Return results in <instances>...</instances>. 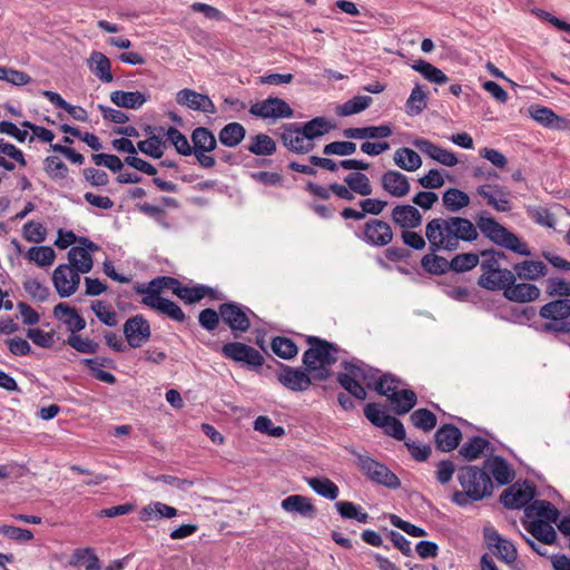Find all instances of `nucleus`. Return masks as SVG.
<instances>
[{
	"instance_id": "nucleus-23",
	"label": "nucleus",
	"mask_w": 570,
	"mask_h": 570,
	"mask_svg": "<svg viewBox=\"0 0 570 570\" xmlns=\"http://www.w3.org/2000/svg\"><path fill=\"white\" fill-rule=\"evenodd\" d=\"M358 206L361 210L354 209L352 207H345L341 212V216L344 219H354V220H363L366 214L377 216L387 206L386 200L377 199V198H364L358 202Z\"/></svg>"
},
{
	"instance_id": "nucleus-20",
	"label": "nucleus",
	"mask_w": 570,
	"mask_h": 570,
	"mask_svg": "<svg viewBox=\"0 0 570 570\" xmlns=\"http://www.w3.org/2000/svg\"><path fill=\"white\" fill-rule=\"evenodd\" d=\"M382 189L395 198L405 197L411 190L409 177L395 169L384 171L380 179Z\"/></svg>"
},
{
	"instance_id": "nucleus-62",
	"label": "nucleus",
	"mask_w": 570,
	"mask_h": 570,
	"mask_svg": "<svg viewBox=\"0 0 570 570\" xmlns=\"http://www.w3.org/2000/svg\"><path fill=\"white\" fill-rule=\"evenodd\" d=\"M546 284V293L549 297L570 298V282L560 277H550Z\"/></svg>"
},
{
	"instance_id": "nucleus-8",
	"label": "nucleus",
	"mask_w": 570,
	"mask_h": 570,
	"mask_svg": "<svg viewBox=\"0 0 570 570\" xmlns=\"http://www.w3.org/2000/svg\"><path fill=\"white\" fill-rule=\"evenodd\" d=\"M357 465L362 473L372 482L389 489H397L401 481L385 464L380 463L368 455H357Z\"/></svg>"
},
{
	"instance_id": "nucleus-16",
	"label": "nucleus",
	"mask_w": 570,
	"mask_h": 570,
	"mask_svg": "<svg viewBox=\"0 0 570 570\" xmlns=\"http://www.w3.org/2000/svg\"><path fill=\"white\" fill-rule=\"evenodd\" d=\"M124 334L128 345L137 348L150 338V325L142 315H136L125 322Z\"/></svg>"
},
{
	"instance_id": "nucleus-60",
	"label": "nucleus",
	"mask_w": 570,
	"mask_h": 570,
	"mask_svg": "<svg viewBox=\"0 0 570 570\" xmlns=\"http://www.w3.org/2000/svg\"><path fill=\"white\" fill-rule=\"evenodd\" d=\"M165 142L159 136H150L146 140H141L137 144V149L140 150L142 154L159 159L164 155V147Z\"/></svg>"
},
{
	"instance_id": "nucleus-1",
	"label": "nucleus",
	"mask_w": 570,
	"mask_h": 570,
	"mask_svg": "<svg viewBox=\"0 0 570 570\" xmlns=\"http://www.w3.org/2000/svg\"><path fill=\"white\" fill-rule=\"evenodd\" d=\"M425 237L431 252H453L460 242L476 240L479 233L470 219L449 216L431 219L425 226Z\"/></svg>"
},
{
	"instance_id": "nucleus-51",
	"label": "nucleus",
	"mask_w": 570,
	"mask_h": 570,
	"mask_svg": "<svg viewBox=\"0 0 570 570\" xmlns=\"http://www.w3.org/2000/svg\"><path fill=\"white\" fill-rule=\"evenodd\" d=\"M372 104V97L370 96H355L352 99L345 101L343 105L338 106L336 109V114L342 117L352 116L358 114Z\"/></svg>"
},
{
	"instance_id": "nucleus-46",
	"label": "nucleus",
	"mask_w": 570,
	"mask_h": 570,
	"mask_svg": "<svg viewBox=\"0 0 570 570\" xmlns=\"http://www.w3.org/2000/svg\"><path fill=\"white\" fill-rule=\"evenodd\" d=\"M70 566L79 567L86 566V570H100V560L91 548L76 549L69 561Z\"/></svg>"
},
{
	"instance_id": "nucleus-9",
	"label": "nucleus",
	"mask_w": 570,
	"mask_h": 570,
	"mask_svg": "<svg viewBox=\"0 0 570 570\" xmlns=\"http://www.w3.org/2000/svg\"><path fill=\"white\" fill-rule=\"evenodd\" d=\"M355 236L372 247H384L393 240V230L391 225L379 218H370L362 228L355 233Z\"/></svg>"
},
{
	"instance_id": "nucleus-17",
	"label": "nucleus",
	"mask_w": 570,
	"mask_h": 570,
	"mask_svg": "<svg viewBox=\"0 0 570 570\" xmlns=\"http://www.w3.org/2000/svg\"><path fill=\"white\" fill-rule=\"evenodd\" d=\"M534 493L535 490L533 485L529 483H514L502 492L500 501L505 508L521 509L529 505Z\"/></svg>"
},
{
	"instance_id": "nucleus-55",
	"label": "nucleus",
	"mask_w": 570,
	"mask_h": 570,
	"mask_svg": "<svg viewBox=\"0 0 570 570\" xmlns=\"http://www.w3.org/2000/svg\"><path fill=\"white\" fill-rule=\"evenodd\" d=\"M435 253L436 252H431L424 255L421 259V265L428 273L441 275L451 269V266L448 259L438 256Z\"/></svg>"
},
{
	"instance_id": "nucleus-25",
	"label": "nucleus",
	"mask_w": 570,
	"mask_h": 570,
	"mask_svg": "<svg viewBox=\"0 0 570 570\" xmlns=\"http://www.w3.org/2000/svg\"><path fill=\"white\" fill-rule=\"evenodd\" d=\"M503 295L511 302L528 303L535 301L540 296V289L534 284L515 283L514 281L504 287Z\"/></svg>"
},
{
	"instance_id": "nucleus-49",
	"label": "nucleus",
	"mask_w": 570,
	"mask_h": 570,
	"mask_svg": "<svg viewBox=\"0 0 570 570\" xmlns=\"http://www.w3.org/2000/svg\"><path fill=\"white\" fill-rule=\"evenodd\" d=\"M344 183L361 196H370L373 191L370 178L360 171L351 173L344 177Z\"/></svg>"
},
{
	"instance_id": "nucleus-54",
	"label": "nucleus",
	"mask_w": 570,
	"mask_h": 570,
	"mask_svg": "<svg viewBox=\"0 0 570 570\" xmlns=\"http://www.w3.org/2000/svg\"><path fill=\"white\" fill-rule=\"evenodd\" d=\"M272 351L283 360H291L298 353L297 345L293 340L283 336H276L271 343Z\"/></svg>"
},
{
	"instance_id": "nucleus-35",
	"label": "nucleus",
	"mask_w": 570,
	"mask_h": 570,
	"mask_svg": "<svg viewBox=\"0 0 570 570\" xmlns=\"http://www.w3.org/2000/svg\"><path fill=\"white\" fill-rule=\"evenodd\" d=\"M514 275L520 279L535 281L548 274V267L540 261H523L513 266Z\"/></svg>"
},
{
	"instance_id": "nucleus-31",
	"label": "nucleus",
	"mask_w": 570,
	"mask_h": 570,
	"mask_svg": "<svg viewBox=\"0 0 570 570\" xmlns=\"http://www.w3.org/2000/svg\"><path fill=\"white\" fill-rule=\"evenodd\" d=\"M462 438L461 431L453 424H445L441 426L434 435L436 448L443 452L454 450Z\"/></svg>"
},
{
	"instance_id": "nucleus-36",
	"label": "nucleus",
	"mask_w": 570,
	"mask_h": 570,
	"mask_svg": "<svg viewBox=\"0 0 570 570\" xmlns=\"http://www.w3.org/2000/svg\"><path fill=\"white\" fill-rule=\"evenodd\" d=\"M178 514V510L160 501L150 502L145 505L139 513L141 521L171 519Z\"/></svg>"
},
{
	"instance_id": "nucleus-11",
	"label": "nucleus",
	"mask_w": 570,
	"mask_h": 570,
	"mask_svg": "<svg viewBox=\"0 0 570 570\" xmlns=\"http://www.w3.org/2000/svg\"><path fill=\"white\" fill-rule=\"evenodd\" d=\"M249 114L262 119L292 118L294 110L282 98L268 97L262 101L253 104Z\"/></svg>"
},
{
	"instance_id": "nucleus-10",
	"label": "nucleus",
	"mask_w": 570,
	"mask_h": 570,
	"mask_svg": "<svg viewBox=\"0 0 570 570\" xmlns=\"http://www.w3.org/2000/svg\"><path fill=\"white\" fill-rule=\"evenodd\" d=\"M249 314H254L248 307L235 302L220 304V318L225 325L233 332L234 337L239 333H245L250 327Z\"/></svg>"
},
{
	"instance_id": "nucleus-28",
	"label": "nucleus",
	"mask_w": 570,
	"mask_h": 570,
	"mask_svg": "<svg viewBox=\"0 0 570 570\" xmlns=\"http://www.w3.org/2000/svg\"><path fill=\"white\" fill-rule=\"evenodd\" d=\"M206 296L215 301L223 298V294L217 289L202 284L195 286L183 285L177 295V297H179L186 304L197 303Z\"/></svg>"
},
{
	"instance_id": "nucleus-5",
	"label": "nucleus",
	"mask_w": 570,
	"mask_h": 570,
	"mask_svg": "<svg viewBox=\"0 0 570 570\" xmlns=\"http://www.w3.org/2000/svg\"><path fill=\"white\" fill-rule=\"evenodd\" d=\"M342 366L344 372L337 374V382L355 399L364 401L367 393L361 383L363 382L368 389H372V381H375V376L380 371L362 361H345Z\"/></svg>"
},
{
	"instance_id": "nucleus-37",
	"label": "nucleus",
	"mask_w": 570,
	"mask_h": 570,
	"mask_svg": "<svg viewBox=\"0 0 570 570\" xmlns=\"http://www.w3.org/2000/svg\"><path fill=\"white\" fill-rule=\"evenodd\" d=\"M88 67L102 82L109 83L114 80L110 61L102 52L92 51L88 59Z\"/></svg>"
},
{
	"instance_id": "nucleus-42",
	"label": "nucleus",
	"mask_w": 570,
	"mask_h": 570,
	"mask_svg": "<svg viewBox=\"0 0 570 570\" xmlns=\"http://www.w3.org/2000/svg\"><path fill=\"white\" fill-rule=\"evenodd\" d=\"M487 468L500 485L509 484L514 474L508 462L501 456H494L487 461Z\"/></svg>"
},
{
	"instance_id": "nucleus-40",
	"label": "nucleus",
	"mask_w": 570,
	"mask_h": 570,
	"mask_svg": "<svg viewBox=\"0 0 570 570\" xmlns=\"http://www.w3.org/2000/svg\"><path fill=\"white\" fill-rule=\"evenodd\" d=\"M470 196L459 188H448L442 195L444 208L450 213H458L470 205Z\"/></svg>"
},
{
	"instance_id": "nucleus-53",
	"label": "nucleus",
	"mask_w": 570,
	"mask_h": 570,
	"mask_svg": "<svg viewBox=\"0 0 570 570\" xmlns=\"http://www.w3.org/2000/svg\"><path fill=\"white\" fill-rule=\"evenodd\" d=\"M428 104V96L420 85H416L406 100L405 111L409 116H416L421 114Z\"/></svg>"
},
{
	"instance_id": "nucleus-41",
	"label": "nucleus",
	"mask_w": 570,
	"mask_h": 570,
	"mask_svg": "<svg viewBox=\"0 0 570 570\" xmlns=\"http://www.w3.org/2000/svg\"><path fill=\"white\" fill-rule=\"evenodd\" d=\"M245 135L246 129L242 124L229 122L220 129L218 138L224 146L234 148L243 141Z\"/></svg>"
},
{
	"instance_id": "nucleus-39",
	"label": "nucleus",
	"mask_w": 570,
	"mask_h": 570,
	"mask_svg": "<svg viewBox=\"0 0 570 570\" xmlns=\"http://www.w3.org/2000/svg\"><path fill=\"white\" fill-rule=\"evenodd\" d=\"M394 164L403 170L415 171L422 166L421 156L409 147H401L393 155Z\"/></svg>"
},
{
	"instance_id": "nucleus-56",
	"label": "nucleus",
	"mask_w": 570,
	"mask_h": 570,
	"mask_svg": "<svg viewBox=\"0 0 570 570\" xmlns=\"http://www.w3.org/2000/svg\"><path fill=\"white\" fill-rule=\"evenodd\" d=\"M150 308L179 323H184L186 320V315L184 311L180 308V306L168 298H164L160 302H156V304L151 303Z\"/></svg>"
},
{
	"instance_id": "nucleus-33",
	"label": "nucleus",
	"mask_w": 570,
	"mask_h": 570,
	"mask_svg": "<svg viewBox=\"0 0 570 570\" xmlns=\"http://www.w3.org/2000/svg\"><path fill=\"white\" fill-rule=\"evenodd\" d=\"M525 513L529 518H538L548 523L557 522L559 518V510L546 500H534L525 508Z\"/></svg>"
},
{
	"instance_id": "nucleus-26",
	"label": "nucleus",
	"mask_w": 570,
	"mask_h": 570,
	"mask_svg": "<svg viewBox=\"0 0 570 570\" xmlns=\"http://www.w3.org/2000/svg\"><path fill=\"white\" fill-rule=\"evenodd\" d=\"M53 317L62 322L72 334L82 331L86 327L85 318L70 307L67 303H59L53 307Z\"/></svg>"
},
{
	"instance_id": "nucleus-44",
	"label": "nucleus",
	"mask_w": 570,
	"mask_h": 570,
	"mask_svg": "<svg viewBox=\"0 0 570 570\" xmlns=\"http://www.w3.org/2000/svg\"><path fill=\"white\" fill-rule=\"evenodd\" d=\"M306 483L309 488L318 495L328 499L335 500L338 497L340 489L338 487L328 478H306Z\"/></svg>"
},
{
	"instance_id": "nucleus-63",
	"label": "nucleus",
	"mask_w": 570,
	"mask_h": 570,
	"mask_svg": "<svg viewBox=\"0 0 570 570\" xmlns=\"http://www.w3.org/2000/svg\"><path fill=\"white\" fill-rule=\"evenodd\" d=\"M23 289L35 301L46 302L50 295L48 286L39 282L37 278H28L23 283Z\"/></svg>"
},
{
	"instance_id": "nucleus-47",
	"label": "nucleus",
	"mask_w": 570,
	"mask_h": 570,
	"mask_svg": "<svg viewBox=\"0 0 570 570\" xmlns=\"http://www.w3.org/2000/svg\"><path fill=\"white\" fill-rule=\"evenodd\" d=\"M412 68L430 82L443 85L449 81V77L441 69L423 59L415 60Z\"/></svg>"
},
{
	"instance_id": "nucleus-19",
	"label": "nucleus",
	"mask_w": 570,
	"mask_h": 570,
	"mask_svg": "<svg viewBox=\"0 0 570 570\" xmlns=\"http://www.w3.org/2000/svg\"><path fill=\"white\" fill-rule=\"evenodd\" d=\"M281 138L284 146L295 154H307L315 147V144L311 142L308 138L305 137L298 124L284 126Z\"/></svg>"
},
{
	"instance_id": "nucleus-32",
	"label": "nucleus",
	"mask_w": 570,
	"mask_h": 570,
	"mask_svg": "<svg viewBox=\"0 0 570 570\" xmlns=\"http://www.w3.org/2000/svg\"><path fill=\"white\" fill-rule=\"evenodd\" d=\"M165 276H159L154 279H151L147 284H138L135 286V291L138 294H142L141 303L148 307H150V304L156 302H160L165 297H161L160 294L165 288Z\"/></svg>"
},
{
	"instance_id": "nucleus-24",
	"label": "nucleus",
	"mask_w": 570,
	"mask_h": 570,
	"mask_svg": "<svg viewBox=\"0 0 570 570\" xmlns=\"http://www.w3.org/2000/svg\"><path fill=\"white\" fill-rule=\"evenodd\" d=\"M391 219L403 230L414 229L422 224V215L415 206L396 205L391 212Z\"/></svg>"
},
{
	"instance_id": "nucleus-38",
	"label": "nucleus",
	"mask_w": 570,
	"mask_h": 570,
	"mask_svg": "<svg viewBox=\"0 0 570 570\" xmlns=\"http://www.w3.org/2000/svg\"><path fill=\"white\" fill-rule=\"evenodd\" d=\"M299 126L305 137H307L311 142H314L316 138L323 137L336 127V125L326 117H315Z\"/></svg>"
},
{
	"instance_id": "nucleus-59",
	"label": "nucleus",
	"mask_w": 570,
	"mask_h": 570,
	"mask_svg": "<svg viewBox=\"0 0 570 570\" xmlns=\"http://www.w3.org/2000/svg\"><path fill=\"white\" fill-rule=\"evenodd\" d=\"M165 135L167 139L174 145L178 154L183 156H189L193 154V148L189 145L187 137L176 127H168Z\"/></svg>"
},
{
	"instance_id": "nucleus-52",
	"label": "nucleus",
	"mask_w": 570,
	"mask_h": 570,
	"mask_svg": "<svg viewBox=\"0 0 570 570\" xmlns=\"http://www.w3.org/2000/svg\"><path fill=\"white\" fill-rule=\"evenodd\" d=\"M85 365L91 372V375L101 382L114 384L116 382V377L114 374L101 370V366H105L111 361L106 357H95V358H86L83 360Z\"/></svg>"
},
{
	"instance_id": "nucleus-3",
	"label": "nucleus",
	"mask_w": 570,
	"mask_h": 570,
	"mask_svg": "<svg viewBox=\"0 0 570 570\" xmlns=\"http://www.w3.org/2000/svg\"><path fill=\"white\" fill-rule=\"evenodd\" d=\"M475 223L476 225L474 226L476 229L479 228L482 235L495 245H499L522 256L531 255L529 246L521 242L514 233L508 230L504 226L497 222L489 213H480L475 217Z\"/></svg>"
},
{
	"instance_id": "nucleus-58",
	"label": "nucleus",
	"mask_w": 570,
	"mask_h": 570,
	"mask_svg": "<svg viewBox=\"0 0 570 570\" xmlns=\"http://www.w3.org/2000/svg\"><path fill=\"white\" fill-rule=\"evenodd\" d=\"M481 256V274H493V272L500 273V259L505 257L504 253L494 249H488L483 250Z\"/></svg>"
},
{
	"instance_id": "nucleus-7",
	"label": "nucleus",
	"mask_w": 570,
	"mask_h": 570,
	"mask_svg": "<svg viewBox=\"0 0 570 570\" xmlns=\"http://www.w3.org/2000/svg\"><path fill=\"white\" fill-rule=\"evenodd\" d=\"M539 315L547 321L542 324V332L570 333V298H558L542 305Z\"/></svg>"
},
{
	"instance_id": "nucleus-61",
	"label": "nucleus",
	"mask_w": 570,
	"mask_h": 570,
	"mask_svg": "<svg viewBox=\"0 0 570 570\" xmlns=\"http://www.w3.org/2000/svg\"><path fill=\"white\" fill-rule=\"evenodd\" d=\"M411 421L414 426L425 432L433 430L436 425L435 414L428 409L415 410L411 414Z\"/></svg>"
},
{
	"instance_id": "nucleus-2",
	"label": "nucleus",
	"mask_w": 570,
	"mask_h": 570,
	"mask_svg": "<svg viewBox=\"0 0 570 570\" xmlns=\"http://www.w3.org/2000/svg\"><path fill=\"white\" fill-rule=\"evenodd\" d=\"M458 481L462 488L452 495L459 507H466L492 494L493 484L490 475L475 465H465L458 470Z\"/></svg>"
},
{
	"instance_id": "nucleus-30",
	"label": "nucleus",
	"mask_w": 570,
	"mask_h": 570,
	"mask_svg": "<svg viewBox=\"0 0 570 570\" xmlns=\"http://www.w3.org/2000/svg\"><path fill=\"white\" fill-rule=\"evenodd\" d=\"M281 507L288 513H298L307 518H314L316 514V508L312 503L311 499L301 494H292L285 498L282 501Z\"/></svg>"
},
{
	"instance_id": "nucleus-27",
	"label": "nucleus",
	"mask_w": 570,
	"mask_h": 570,
	"mask_svg": "<svg viewBox=\"0 0 570 570\" xmlns=\"http://www.w3.org/2000/svg\"><path fill=\"white\" fill-rule=\"evenodd\" d=\"M391 125L353 127L343 130V136L348 139H385L392 136Z\"/></svg>"
},
{
	"instance_id": "nucleus-12",
	"label": "nucleus",
	"mask_w": 570,
	"mask_h": 570,
	"mask_svg": "<svg viewBox=\"0 0 570 570\" xmlns=\"http://www.w3.org/2000/svg\"><path fill=\"white\" fill-rule=\"evenodd\" d=\"M53 287L61 298L72 296L79 288L80 274L68 264L58 265L52 273Z\"/></svg>"
},
{
	"instance_id": "nucleus-15",
	"label": "nucleus",
	"mask_w": 570,
	"mask_h": 570,
	"mask_svg": "<svg viewBox=\"0 0 570 570\" xmlns=\"http://www.w3.org/2000/svg\"><path fill=\"white\" fill-rule=\"evenodd\" d=\"M276 377L284 387L294 392L306 391L312 384L311 376L304 370L283 363H279Z\"/></svg>"
},
{
	"instance_id": "nucleus-43",
	"label": "nucleus",
	"mask_w": 570,
	"mask_h": 570,
	"mask_svg": "<svg viewBox=\"0 0 570 570\" xmlns=\"http://www.w3.org/2000/svg\"><path fill=\"white\" fill-rule=\"evenodd\" d=\"M247 150L256 156H272L276 151V142L266 134H257L249 138Z\"/></svg>"
},
{
	"instance_id": "nucleus-64",
	"label": "nucleus",
	"mask_w": 570,
	"mask_h": 570,
	"mask_svg": "<svg viewBox=\"0 0 570 570\" xmlns=\"http://www.w3.org/2000/svg\"><path fill=\"white\" fill-rule=\"evenodd\" d=\"M479 264V255L474 253L459 254L450 261L451 269L458 273L471 271Z\"/></svg>"
},
{
	"instance_id": "nucleus-22",
	"label": "nucleus",
	"mask_w": 570,
	"mask_h": 570,
	"mask_svg": "<svg viewBox=\"0 0 570 570\" xmlns=\"http://www.w3.org/2000/svg\"><path fill=\"white\" fill-rule=\"evenodd\" d=\"M176 101L180 106L206 114H215L216 107L207 95L199 94L193 89H181L176 95Z\"/></svg>"
},
{
	"instance_id": "nucleus-45",
	"label": "nucleus",
	"mask_w": 570,
	"mask_h": 570,
	"mask_svg": "<svg viewBox=\"0 0 570 570\" xmlns=\"http://www.w3.org/2000/svg\"><path fill=\"white\" fill-rule=\"evenodd\" d=\"M527 531L538 541L544 544H552L557 539L553 527L543 520H532L527 527Z\"/></svg>"
},
{
	"instance_id": "nucleus-14",
	"label": "nucleus",
	"mask_w": 570,
	"mask_h": 570,
	"mask_svg": "<svg viewBox=\"0 0 570 570\" xmlns=\"http://www.w3.org/2000/svg\"><path fill=\"white\" fill-rule=\"evenodd\" d=\"M81 246H73L68 252V265L78 274H87L92 269L94 259L91 252L99 249V246L88 238H80Z\"/></svg>"
},
{
	"instance_id": "nucleus-34",
	"label": "nucleus",
	"mask_w": 570,
	"mask_h": 570,
	"mask_svg": "<svg viewBox=\"0 0 570 570\" xmlns=\"http://www.w3.org/2000/svg\"><path fill=\"white\" fill-rule=\"evenodd\" d=\"M110 100L119 108L139 109L147 101V96L140 91L115 90L110 94Z\"/></svg>"
},
{
	"instance_id": "nucleus-18",
	"label": "nucleus",
	"mask_w": 570,
	"mask_h": 570,
	"mask_svg": "<svg viewBox=\"0 0 570 570\" xmlns=\"http://www.w3.org/2000/svg\"><path fill=\"white\" fill-rule=\"evenodd\" d=\"M476 194L483 197L487 200V204L497 212L507 213L512 209L510 191L499 185H480L476 188Z\"/></svg>"
},
{
	"instance_id": "nucleus-6",
	"label": "nucleus",
	"mask_w": 570,
	"mask_h": 570,
	"mask_svg": "<svg viewBox=\"0 0 570 570\" xmlns=\"http://www.w3.org/2000/svg\"><path fill=\"white\" fill-rule=\"evenodd\" d=\"M401 381L391 373H384L375 376V381H372V389L380 395L387 397L393 410L396 414L403 415L410 412L417 402V397L414 391L404 389L399 391Z\"/></svg>"
},
{
	"instance_id": "nucleus-50",
	"label": "nucleus",
	"mask_w": 570,
	"mask_h": 570,
	"mask_svg": "<svg viewBox=\"0 0 570 570\" xmlns=\"http://www.w3.org/2000/svg\"><path fill=\"white\" fill-rule=\"evenodd\" d=\"M26 258L40 267H48L53 264L56 253L50 246H32L26 253Z\"/></svg>"
},
{
	"instance_id": "nucleus-21",
	"label": "nucleus",
	"mask_w": 570,
	"mask_h": 570,
	"mask_svg": "<svg viewBox=\"0 0 570 570\" xmlns=\"http://www.w3.org/2000/svg\"><path fill=\"white\" fill-rule=\"evenodd\" d=\"M412 145L416 147L422 154L426 155L443 166L453 167L459 163V159L454 153L435 145L429 139L415 138L412 141Z\"/></svg>"
},
{
	"instance_id": "nucleus-48",
	"label": "nucleus",
	"mask_w": 570,
	"mask_h": 570,
	"mask_svg": "<svg viewBox=\"0 0 570 570\" xmlns=\"http://www.w3.org/2000/svg\"><path fill=\"white\" fill-rule=\"evenodd\" d=\"M193 151L214 150L217 141L213 132L206 127H197L191 132Z\"/></svg>"
},
{
	"instance_id": "nucleus-29",
	"label": "nucleus",
	"mask_w": 570,
	"mask_h": 570,
	"mask_svg": "<svg viewBox=\"0 0 570 570\" xmlns=\"http://www.w3.org/2000/svg\"><path fill=\"white\" fill-rule=\"evenodd\" d=\"M515 281L513 272L507 268H500V273L481 274L478 284L489 291H503L505 286Z\"/></svg>"
},
{
	"instance_id": "nucleus-13",
	"label": "nucleus",
	"mask_w": 570,
	"mask_h": 570,
	"mask_svg": "<svg viewBox=\"0 0 570 570\" xmlns=\"http://www.w3.org/2000/svg\"><path fill=\"white\" fill-rule=\"evenodd\" d=\"M222 354L226 358L252 367H261L264 364V356L256 348L240 342L224 344Z\"/></svg>"
},
{
	"instance_id": "nucleus-57",
	"label": "nucleus",
	"mask_w": 570,
	"mask_h": 570,
	"mask_svg": "<svg viewBox=\"0 0 570 570\" xmlns=\"http://www.w3.org/2000/svg\"><path fill=\"white\" fill-rule=\"evenodd\" d=\"M489 444L488 440L481 436H473L461 446L459 453L468 461H473L481 455Z\"/></svg>"
},
{
	"instance_id": "nucleus-4",
	"label": "nucleus",
	"mask_w": 570,
	"mask_h": 570,
	"mask_svg": "<svg viewBox=\"0 0 570 570\" xmlns=\"http://www.w3.org/2000/svg\"><path fill=\"white\" fill-rule=\"evenodd\" d=\"M309 348L303 354V364L306 371L315 379L323 381L328 377L327 367L337 361V346L316 336L307 340Z\"/></svg>"
}]
</instances>
